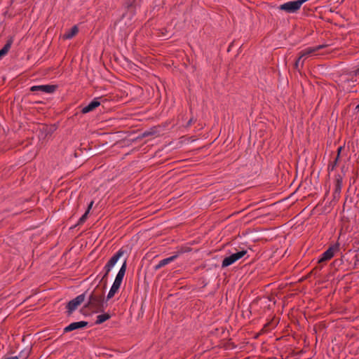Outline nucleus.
Listing matches in <instances>:
<instances>
[{
	"instance_id": "1",
	"label": "nucleus",
	"mask_w": 359,
	"mask_h": 359,
	"mask_svg": "<svg viewBox=\"0 0 359 359\" xmlns=\"http://www.w3.org/2000/svg\"><path fill=\"white\" fill-rule=\"evenodd\" d=\"M85 307L94 313L102 312L104 310V289L96 287L89 295Z\"/></svg>"
},
{
	"instance_id": "2",
	"label": "nucleus",
	"mask_w": 359,
	"mask_h": 359,
	"mask_svg": "<svg viewBox=\"0 0 359 359\" xmlns=\"http://www.w3.org/2000/svg\"><path fill=\"white\" fill-rule=\"evenodd\" d=\"M124 254V251L123 249H120L115 255H114L111 259L108 261L106 265L104 267V270L105 271L104 275L102 277V279L107 277L109 273L111 270V269L114 266L116 263L118 262V259Z\"/></svg>"
},
{
	"instance_id": "3",
	"label": "nucleus",
	"mask_w": 359,
	"mask_h": 359,
	"mask_svg": "<svg viewBox=\"0 0 359 359\" xmlns=\"http://www.w3.org/2000/svg\"><path fill=\"white\" fill-rule=\"evenodd\" d=\"M247 253L246 250H241L240 252H238L236 253H233L229 257H225L222 263V267L225 268L227 267L233 263H235L236 261L242 258L243 256H245Z\"/></svg>"
},
{
	"instance_id": "4",
	"label": "nucleus",
	"mask_w": 359,
	"mask_h": 359,
	"mask_svg": "<svg viewBox=\"0 0 359 359\" xmlns=\"http://www.w3.org/2000/svg\"><path fill=\"white\" fill-rule=\"evenodd\" d=\"M85 299L86 294L83 293L69 301L67 305L68 315H71L85 301Z\"/></svg>"
},
{
	"instance_id": "5",
	"label": "nucleus",
	"mask_w": 359,
	"mask_h": 359,
	"mask_svg": "<svg viewBox=\"0 0 359 359\" xmlns=\"http://www.w3.org/2000/svg\"><path fill=\"white\" fill-rule=\"evenodd\" d=\"M302 5V1H289L285 4H282L280 6L281 10L285 11L287 13H294L298 11Z\"/></svg>"
},
{
	"instance_id": "6",
	"label": "nucleus",
	"mask_w": 359,
	"mask_h": 359,
	"mask_svg": "<svg viewBox=\"0 0 359 359\" xmlns=\"http://www.w3.org/2000/svg\"><path fill=\"white\" fill-rule=\"evenodd\" d=\"M57 89V86L55 85H41V86H33L31 87L30 90L32 92L41 91L45 93H53Z\"/></svg>"
},
{
	"instance_id": "7",
	"label": "nucleus",
	"mask_w": 359,
	"mask_h": 359,
	"mask_svg": "<svg viewBox=\"0 0 359 359\" xmlns=\"http://www.w3.org/2000/svg\"><path fill=\"white\" fill-rule=\"evenodd\" d=\"M338 245H334L331 246L329 249H327L321 256V257L319 259V262H323L327 261L332 258L335 254V252L338 250Z\"/></svg>"
},
{
	"instance_id": "8",
	"label": "nucleus",
	"mask_w": 359,
	"mask_h": 359,
	"mask_svg": "<svg viewBox=\"0 0 359 359\" xmlns=\"http://www.w3.org/2000/svg\"><path fill=\"white\" fill-rule=\"evenodd\" d=\"M323 47H324V46H317L316 47H309V48L303 50L302 51H301L300 55H299L297 61L296 62V66L299 65V63L301 62V60L302 57H308L311 54L323 48Z\"/></svg>"
},
{
	"instance_id": "9",
	"label": "nucleus",
	"mask_w": 359,
	"mask_h": 359,
	"mask_svg": "<svg viewBox=\"0 0 359 359\" xmlns=\"http://www.w3.org/2000/svg\"><path fill=\"white\" fill-rule=\"evenodd\" d=\"M126 271V261H125L118 271L113 285L120 287Z\"/></svg>"
},
{
	"instance_id": "10",
	"label": "nucleus",
	"mask_w": 359,
	"mask_h": 359,
	"mask_svg": "<svg viewBox=\"0 0 359 359\" xmlns=\"http://www.w3.org/2000/svg\"><path fill=\"white\" fill-rule=\"evenodd\" d=\"M126 271V261H125L118 271L113 285L120 287Z\"/></svg>"
},
{
	"instance_id": "11",
	"label": "nucleus",
	"mask_w": 359,
	"mask_h": 359,
	"mask_svg": "<svg viewBox=\"0 0 359 359\" xmlns=\"http://www.w3.org/2000/svg\"><path fill=\"white\" fill-rule=\"evenodd\" d=\"M88 325L86 321L74 322L64 328V333L72 332L75 330L81 329Z\"/></svg>"
},
{
	"instance_id": "12",
	"label": "nucleus",
	"mask_w": 359,
	"mask_h": 359,
	"mask_svg": "<svg viewBox=\"0 0 359 359\" xmlns=\"http://www.w3.org/2000/svg\"><path fill=\"white\" fill-rule=\"evenodd\" d=\"M100 102L98 101L97 98L94 99L91 102H90L87 106L84 107L81 109V112L83 114H87L90 111H93L96 107L100 106Z\"/></svg>"
},
{
	"instance_id": "13",
	"label": "nucleus",
	"mask_w": 359,
	"mask_h": 359,
	"mask_svg": "<svg viewBox=\"0 0 359 359\" xmlns=\"http://www.w3.org/2000/svg\"><path fill=\"white\" fill-rule=\"evenodd\" d=\"M13 43V38L10 37L7 40L4 46L0 50V60L8 53Z\"/></svg>"
},
{
	"instance_id": "14",
	"label": "nucleus",
	"mask_w": 359,
	"mask_h": 359,
	"mask_svg": "<svg viewBox=\"0 0 359 359\" xmlns=\"http://www.w3.org/2000/svg\"><path fill=\"white\" fill-rule=\"evenodd\" d=\"M177 257V255H173L170 257H168V258L161 260L159 262V263L155 266V267H154L155 269L156 270L160 269L161 267H163V266L170 264L172 261H174Z\"/></svg>"
},
{
	"instance_id": "15",
	"label": "nucleus",
	"mask_w": 359,
	"mask_h": 359,
	"mask_svg": "<svg viewBox=\"0 0 359 359\" xmlns=\"http://www.w3.org/2000/svg\"><path fill=\"white\" fill-rule=\"evenodd\" d=\"M79 32V29L76 25H74L72 27V29L67 32H65V34L63 35L64 39H70L73 38L74 36L77 34Z\"/></svg>"
},
{
	"instance_id": "16",
	"label": "nucleus",
	"mask_w": 359,
	"mask_h": 359,
	"mask_svg": "<svg viewBox=\"0 0 359 359\" xmlns=\"http://www.w3.org/2000/svg\"><path fill=\"white\" fill-rule=\"evenodd\" d=\"M110 318H111V316L109 313H103V314L98 315L97 316L95 324L96 325L102 324V323L109 320Z\"/></svg>"
},
{
	"instance_id": "17",
	"label": "nucleus",
	"mask_w": 359,
	"mask_h": 359,
	"mask_svg": "<svg viewBox=\"0 0 359 359\" xmlns=\"http://www.w3.org/2000/svg\"><path fill=\"white\" fill-rule=\"evenodd\" d=\"M119 288L120 287L112 285V286L107 294V299L112 298L115 295V294L118 291Z\"/></svg>"
},
{
	"instance_id": "18",
	"label": "nucleus",
	"mask_w": 359,
	"mask_h": 359,
	"mask_svg": "<svg viewBox=\"0 0 359 359\" xmlns=\"http://www.w3.org/2000/svg\"><path fill=\"white\" fill-rule=\"evenodd\" d=\"M88 214H89L88 212L86 211L85 213L81 216V217L78 221V223L76 225H81L82 224H83L86 222V220L87 219Z\"/></svg>"
},
{
	"instance_id": "19",
	"label": "nucleus",
	"mask_w": 359,
	"mask_h": 359,
	"mask_svg": "<svg viewBox=\"0 0 359 359\" xmlns=\"http://www.w3.org/2000/svg\"><path fill=\"white\" fill-rule=\"evenodd\" d=\"M93 205V201H91V202L90 203V204L88 205V208H87V210H86V211H88V213L90 212V210H91V208H92Z\"/></svg>"
},
{
	"instance_id": "20",
	"label": "nucleus",
	"mask_w": 359,
	"mask_h": 359,
	"mask_svg": "<svg viewBox=\"0 0 359 359\" xmlns=\"http://www.w3.org/2000/svg\"><path fill=\"white\" fill-rule=\"evenodd\" d=\"M191 121H192V120L190 119L189 121L188 122V125H190L191 123Z\"/></svg>"
},
{
	"instance_id": "21",
	"label": "nucleus",
	"mask_w": 359,
	"mask_h": 359,
	"mask_svg": "<svg viewBox=\"0 0 359 359\" xmlns=\"http://www.w3.org/2000/svg\"><path fill=\"white\" fill-rule=\"evenodd\" d=\"M276 205H277V203H273V206H276Z\"/></svg>"
},
{
	"instance_id": "22",
	"label": "nucleus",
	"mask_w": 359,
	"mask_h": 359,
	"mask_svg": "<svg viewBox=\"0 0 359 359\" xmlns=\"http://www.w3.org/2000/svg\"><path fill=\"white\" fill-rule=\"evenodd\" d=\"M357 108H358V109H359V104L357 106Z\"/></svg>"
}]
</instances>
